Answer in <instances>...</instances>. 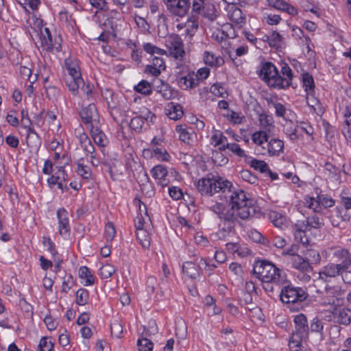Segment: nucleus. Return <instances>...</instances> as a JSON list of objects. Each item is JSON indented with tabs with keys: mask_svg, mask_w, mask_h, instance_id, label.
<instances>
[{
	"mask_svg": "<svg viewBox=\"0 0 351 351\" xmlns=\"http://www.w3.org/2000/svg\"><path fill=\"white\" fill-rule=\"evenodd\" d=\"M79 276L82 280H84V285L88 286L94 284V276L87 267L82 266L80 268Z\"/></svg>",
	"mask_w": 351,
	"mask_h": 351,
	"instance_id": "obj_39",
	"label": "nucleus"
},
{
	"mask_svg": "<svg viewBox=\"0 0 351 351\" xmlns=\"http://www.w3.org/2000/svg\"><path fill=\"white\" fill-rule=\"evenodd\" d=\"M80 116L87 129L100 123L99 115L93 104H90L83 108L80 112Z\"/></svg>",
	"mask_w": 351,
	"mask_h": 351,
	"instance_id": "obj_9",
	"label": "nucleus"
},
{
	"mask_svg": "<svg viewBox=\"0 0 351 351\" xmlns=\"http://www.w3.org/2000/svg\"><path fill=\"white\" fill-rule=\"evenodd\" d=\"M269 134L265 130H258L252 135V141L256 145V149L261 154L269 141Z\"/></svg>",
	"mask_w": 351,
	"mask_h": 351,
	"instance_id": "obj_22",
	"label": "nucleus"
},
{
	"mask_svg": "<svg viewBox=\"0 0 351 351\" xmlns=\"http://www.w3.org/2000/svg\"><path fill=\"white\" fill-rule=\"evenodd\" d=\"M165 46L168 49L169 56L176 60H182L185 55L184 43L181 38L177 34H171L165 39Z\"/></svg>",
	"mask_w": 351,
	"mask_h": 351,
	"instance_id": "obj_7",
	"label": "nucleus"
},
{
	"mask_svg": "<svg viewBox=\"0 0 351 351\" xmlns=\"http://www.w3.org/2000/svg\"><path fill=\"white\" fill-rule=\"evenodd\" d=\"M342 267L337 263H328L319 272V278L327 281L328 278L341 276Z\"/></svg>",
	"mask_w": 351,
	"mask_h": 351,
	"instance_id": "obj_19",
	"label": "nucleus"
},
{
	"mask_svg": "<svg viewBox=\"0 0 351 351\" xmlns=\"http://www.w3.org/2000/svg\"><path fill=\"white\" fill-rule=\"evenodd\" d=\"M156 91L161 94L165 99H171L173 97V92L171 87L160 81V84L156 86Z\"/></svg>",
	"mask_w": 351,
	"mask_h": 351,
	"instance_id": "obj_42",
	"label": "nucleus"
},
{
	"mask_svg": "<svg viewBox=\"0 0 351 351\" xmlns=\"http://www.w3.org/2000/svg\"><path fill=\"white\" fill-rule=\"evenodd\" d=\"M213 160L215 164L219 166H223L228 163V159L221 152H216L213 153Z\"/></svg>",
	"mask_w": 351,
	"mask_h": 351,
	"instance_id": "obj_60",
	"label": "nucleus"
},
{
	"mask_svg": "<svg viewBox=\"0 0 351 351\" xmlns=\"http://www.w3.org/2000/svg\"><path fill=\"white\" fill-rule=\"evenodd\" d=\"M151 174L156 180L157 184L162 187L169 184L168 171L164 166L161 165H156L152 169Z\"/></svg>",
	"mask_w": 351,
	"mask_h": 351,
	"instance_id": "obj_18",
	"label": "nucleus"
},
{
	"mask_svg": "<svg viewBox=\"0 0 351 351\" xmlns=\"http://www.w3.org/2000/svg\"><path fill=\"white\" fill-rule=\"evenodd\" d=\"M116 270V268L113 265L106 264L100 268L99 274L101 278L106 279L111 277Z\"/></svg>",
	"mask_w": 351,
	"mask_h": 351,
	"instance_id": "obj_47",
	"label": "nucleus"
},
{
	"mask_svg": "<svg viewBox=\"0 0 351 351\" xmlns=\"http://www.w3.org/2000/svg\"><path fill=\"white\" fill-rule=\"evenodd\" d=\"M198 27V23L194 19V16L191 17L186 22L185 32L184 34L186 36H189V37H192L195 32L197 31Z\"/></svg>",
	"mask_w": 351,
	"mask_h": 351,
	"instance_id": "obj_44",
	"label": "nucleus"
},
{
	"mask_svg": "<svg viewBox=\"0 0 351 351\" xmlns=\"http://www.w3.org/2000/svg\"><path fill=\"white\" fill-rule=\"evenodd\" d=\"M144 156H149L158 160L167 161L170 156L163 147H153L143 150Z\"/></svg>",
	"mask_w": 351,
	"mask_h": 351,
	"instance_id": "obj_23",
	"label": "nucleus"
},
{
	"mask_svg": "<svg viewBox=\"0 0 351 351\" xmlns=\"http://www.w3.org/2000/svg\"><path fill=\"white\" fill-rule=\"evenodd\" d=\"M64 81L69 90L73 95H76L78 93L80 87L84 84L83 79L81 77L80 66L67 71V73L64 75Z\"/></svg>",
	"mask_w": 351,
	"mask_h": 351,
	"instance_id": "obj_8",
	"label": "nucleus"
},
{
	"mask_svg": "<svg viewBox=\"0 0 351 351\" xmlns=\"http://www.w3.org/2000/svg\"><path fill=\"white\" fill-rule=\"evenodd\" d=\"M168 11L174 16L183 17L189 11V0H164Z\"/></svg>",
	"mask_w": 351,
	"mask_h": 351,
	"instance_id": "obj_10",
	"label": "nucleus"
},
{
	"mask_svg": "<svg viewBox=\"0 0 351 351\" xmlns=\"http://www.w3.org/2000/svg\"><path fill=\"white\" fill-rule=\"evenodd\" d=\"M293 35L300 39H302L303 38L305 39L306 45L308 50H310L309 43H310V38L308 36H304L303 31L298 27H293L292 29Z\"/></svg>",
	"mask_w": 351,
	"mask_h": 351,
	"instance_id": "obj_64",
	"label": "nucleus"
},
{
	"mask_svg": "<svg viewBox=\"0 0 351 351\" xmlns=\"http://www.w3.org/2000/svg\"><path fill=\"white\" fill-rule=\"evenodd\" d=\"M57 217L60 234L61 235H69L70 225L68 212L64 208H59L57 210Z\"/></svg>",
	"mask_w": 351,
	"mask_h": 351,
	"instance_id": "obj_20",
	"label": "nucleus"
},
{
	"mask_svg": "<svg viewBox=\"0 0 351 351\" xmlns=\"http://www.w3.org/2000/svg\"><path fill=\"white\" fill-rule=\"evenodd\" d=\"M26 142L27 145L33 149H37L40 145V139L33 128L27 130Z\"/></svg>",
	"mask_w": 351,
	"mask_h": 351,
	"instance_id": "obj_34",
	"label": "nucleus"
},
{
	"mask_svg": "<svg viewBox=\"0 0 351 351\" xmlns=\"http://www.w3.org/2000/svg\"><path fill=\"white\" fill-rule=\"evenodd\" d=\"M152 230V228L136 230L137 240L138 241L139 243L142 245V247L144 248H149L150 245V235Z\"/></svg>",
	"mask_w": 351,
	"mask_h": 351,
	"instance_id": "obj_31",
	"label": "nucleus"
},
{
	"mask_svg": "<svg viewBox=\"0 0 351 351\" xmlns=\"http://www.w3.org/2000/svg\"><path fill=\"white\" fill-rule=\"evenodd\" d=\"M179 85L182 88H191L198 85L197 80L193 77L191 75H187L180 77L179 80Z\"/></svg>",
	"mask_w": 351,
	"mask_h": 351,
	"instance_id": "obj_41",
	"label": "nucleus"
},
{
	"mask_svg": "<svg viewBox=\"0 0 351 351\" xmlns=\"http://www.w3.org/2000/svg\"><path fill=\"white\" fill-rule=\"evenodd\" d=\"M343 293V290L340 287L327 285L322 296V304L323 306L337 305L339 301V297Z\"/></svg>",
	"mask_w": 351,
	"mask_h": 351,
	"instance_id": "obj_11",
	"label": "nucleus"
},
{
	"mask_svg": "<svg viewBox=\"0 0 351 351\" xmlns=\"http://www.w3.org/2000/svg\"><path fill=\"white\" fill-rule=\"evenodd\" d=\"M341 278L346 284H351V265L343 266Z\"/></svg>",
	"mask_w": 351,
	"mask_h": 351,
	"instance_id": "obj_61",
	"label": "nucleus"
},
{
	"mask_svg": "<svg viewBox=\"0 0 351 351\" xmlns=\"http://www.w3.org/2000/svg\"><path fill=\"white\" fill-rule=\"evenodd\" d=\"M101 124H97L88 129L94 142L100 147H105L108 143L105 134L100 128Z\"/></svg>",
	"mask_w": 351,
	"mask_h": 351,
	"instance_id": "obj_24",
	"label": "nucleus"
},
{
	"mask_svg": "<svg viewBox=\"0 0 351 351\" xmlns=\"http://www.w3.org/2000/svg\"><path fill=\"white\" fill-rule=\"evenodd\" d=\"M143 207L145 209L144 215L142 213H139V215H138V216L136 217L134 220L136 230L152 228L151 219L149 215H147L145 205H143Z\"/></svg>",
	"mask_w": 351,
	"mask_h": 351,
	"instance_id": "obj_30",
	"label": "nucleus"
},
{
	"mask_svg": "<svg viewBox=\"0 0 351 351\" xmlns=\"http://www.w3.org/2000/svg\"><path fill=\"white\" fill-rule=\"evenodd\" d=\"M308 294L301 287L287 286L282 289L280 299L288 305L291 311H298L302 308V302L307 299Z\"/></svg>",
	"mask_w": 351,
	"mask_h": 351,
	"instance_id": "obj_3",
	"label": "nucleus"
},
{
	"mask_svg": "<svg viewBox=\"0 0 351 351\" xmlns=\"http://www.w3.org/2000/svg\"><path fill=\"white\" fill-rule=\"evenodd\" d=\"M293 234L296 241L305 245L308 243V238L306 236V231H307L306 226H304V223L298 221L293 226Z\"/></svg>",
	"mask_w": 351,
	"mask_h": 351,
	"instance_id": "obj_27",
	"label": "nucleus"
},
{
	"mask_svg": "<svg viewBox=\"0 0 351 351\" xmlns=\"http://www.w3.org/2000/svg\"><path fill=\"white\" fill-rule=\"evenodd\" d=\"M284 150V142L277 138H270L263 151L262 155H269V156H278Z\"/></svg>",
	"mask_w": 351,
	"mask_h": 351,
	"instance_id": "obj_13",
	"label": "nucleus"
},
{
	"mask_svg": "<svg viewBox=\"0 0 351 351\" xmlns=\"http://www.w3.org/2000/svg\"><path fill=\"white\" fill-rule=\"evenodd\" d=\"M211 142L215 147L219 146L227 142V138L219 130H215L211 136Z\"/></svg>",
	"mask_w": 351,
	"mask_h": 351,
	"instance_id": "obj_48",
	"label": "nucleus"
},
{
	"mask_svg": "<svg viewBox=\"0 0 351 351\" xmlns=\"http://www.w3.org/2000/svg\"><path fill=\"white\" fill-rule=\"evenodd\" d=\"M240 177L243 180L250 184H254L257 181V178L247 169H243L240 172Z\"/></svg>",
	"mask_w": 351,
	"mask_h": 351,
	"instance_id": "obj_58",
	"label": "nucleus"
},
{
	"mask_svg": "<svg viewBox=\"0 0 351 351\" xmlns=\"http://www.w3.org/2000/svg\"><path fill=\"white\" fill-rule=\"evenodd\" d=\"M332 314L337 323L343 326H349L351 324V308L346 306H335Z\"/></svg>",
	"mask_w": 351,
	"mask_h": 351,
	"instance_id": "obj_14",
	"label": "nucleus"
},
{
	"mask_svg": "<svg viewBox=\"0 0 351 351\" xmlns=\"http://www.w3.org/2000/svg\"><path fill=\"white\" fill-rule=\"evenodd\" d=\"M40 40L42 47L46 51H51L55 49L56 51H60L61 49L60 43L56 39L54 43L53 42L49 29L47 27H45L44 31H41Z\"/></svg>",
	"mask_w": 351,
	"mask_h": 351,
	"instance_id": "obj_15",
	"label": "nucleus"
},
{
	"mask_svg": "<svg viewBox=\"0 0 351 351\" xmlns=\"http://www.w3.org/2000/svg\"><path fill=\"white\" fill-rule=\"evenodd\" d=\"M206 269L208 263L203 258L197 257L195 254L191 256V260L184 262L182 271L188 277L192 279H197L200 276V269L202 267Z\"/></svg>",
	"mask_w": 351,
	"mask_h": 351,
	"instance_id": "obj_5",
	"label": "nucleus"
},
{
	"mask_svg": "<svg viewBox=\"0 0 351 351\" xmlns=\"http://www.w3.org/2000/svg\"><path fill=\"white\" fill-rule=\"evenodd\" d=\"M268 86L274 87L275 88H285L289 87L291 84H289V79L285 78L282 76L278 75V71L272 78L269 80L267 83Z\"/></svg>",
	"mask_w": 351,
	"mask_h": 351,
	"instance_id": "obj_32",
	"label": "nucleus"
},
{
	"mask_svg": "<svg viewBox=\"0 0 351 351\" xmlns=\"http://www.w3.org/2000/svg\"><path fill=\"white\" fill-rule=\"evenodd\" d=\"M255 214V208L252 203L245 204L244 205L230 207L229 213L226 214L227 221L233 226L239 221V219L246 220Z\"/></svg>",
	"mask_w": 351,
	"mask_h": 351,
	"instance_id": "obj_4",
	"label": "nucleus"
},
{
	"mask_svg": "<svg viewBox=\"0 0 351 351\" xmlns=\"http://www.w3.org/2000/svg\"><path fill=\"white\" fill-rule=\"evenodd\" d=\"M215 6L206 0H193L192 12L205 17L213 19Z\"/></svg>",
	"mask_w": 351,
	"mask_h": 351,
	"instance_id": "obj_12",
	"label": "nucleus"
},
{
	"mask_svg": "<svg viewBox=\"0 0 351 351\" xmlns=\"http://www.w3.org/2000/svg\"><path fill=\"white\" fill-rule=\"evenodd\" d=\"M116 230L112 222H108L105 227L104 235L106 239L112 241L115 237Z\"/></svg>",
	"mask_w": 351,
	"mask_h": 351,
	"instance_id": "obj_57",
	"label": "nucleus"
},
{
	"mask_svg": "<svg viewBox=\"0 0 351 351\" xmlns=\"http://www.w3.org/2000/svg\"><path fill=\"white\" fill-rule=\"evenodd\" d=\"M144 50L150 54L164 55L167 54V51L164 49H160L158 47L153 45L151 43H145L143 45Z\"/></svg>",
	"mask_w": 351,
	"mask_h": 351,
	"instance_id": "obj_54",
	"label": "nucleus"
},
{
	"mask_svg": "<svg viewBox=\"0 0 351 351\" xmlns=\"http://www.w3.org/2000/svg\"><path fill=\"white\" fill-rule=\"evenodd\" d=\"M250 165L251 167L261 173L267 172L268 170L267 164L263 160L252 159L250 162Z\"/></svg>",
	"mask_w": 351,
	"mask_h": 351,
	"instance_id": "obj_50",
	"label": "nucleus"
},
{
	"mask_svg": "<svg viewBox=\"0 0 351 351\" xmlns=\"http://www.w3.org/2000/svg\"><path fill=\"white\" fill-rule=\"evenodd\" d=\"M297 127L298 125L295 123L288 119H285L282 123L283 132L293 142L296 141L299 137L297 134Z\"/></svg>",
	"mask_w": 351,
	"mask_h": 351,
	"instance_id": "obj_29",
	"label": "nucleus"
},
{
	"mask_svg": "<svg viewBox=\"0 0 351 351\" xmlns=\"http://www.w3.org/2000/svg\"><path fill=\"white\" fill-rule=\"evenodd\" d=\"M134 90L139 93L145 95H149L152 93V86L150 83L146 80L141 81L137 85L134 86Z\"/></svg>",
	"mask_w": 351,
	"mask_h": 351,
	"instance_id": "obj_45",
	"label": "nucleus"
},
{
	"mask_svg": "<svg viewBox=\"0 0 351 351\" xmlns=\"http://www.w3.org/2000/svg\"><path fill=\"white\" fill-rule=\"evenodd\" d=\"M269 219L271 223L278 228H282L283 225H285L286 219L285 217L280 213H277L276 211H272L269 213Z\"/></svg>",
	"mask_w": 351,
	"mask_h": 351,
	"instance_id": "obj_43",
	"label": "nucleus"
},
{
	"mask_svg": "<svg viewBox=\"0 0 351 351\" xmlns=\"http://www.w3.org/2000/svg\"><path fill=\"white\" fill-rule=\"evenodd\" d=\"M332 255L336 261L341 262L337 263L341 267L351 265V253L348 249L341 247H334L332 248Z\"/></svg>",
	"mask_w": 351,
	"mask_h": 351,
	"instance_id": "obj_21",
	"label": "nucleus"
},
{
	"mask_svg": "<svg viewBox=\"0 0 351 351\" xmlns=\"http://www.w3.org/2000/svg\"><path fill=\"white\" fill-rule=\"evenodd\" d=\"M19 74L22 78L27 79L30 84H33L36 80V77L32 76V69L26 66H20Z\"/></svg>",
	"mask_w": 351,
	"mask_h": 351,
	"instance_id": "obj_49",
	"label": "nucleus"
},
{
	"mask_svg": "<svg viewBox=\"0 0 351 351\" xmlns=\"http://www.w3.org/2000/svg\"><path fill=\"white\" fill-rule=\"evenodd\" d=\"M195 186L202 195L211 196L219 192L226 193L232 187V183L221 178H216L213 176H207L194 182Z\"/></svg>",
	"mask_w": 351,
	"mask_h": 351,
	"instance_id": "obj_1",
	"label": "nucleus"
},
{
	"mask_svg": "<svg viewBox=\"0 0 351 351\" xmlns=\"http://www.w3.org/2000/svg\"><path fill=\"white\" fill-rule=\"evenodd\" d=\"M89 297L88 291L85 289H80L76 291V302L78 305L83 306L87 304Z\"/></svg>",
	"mask_w": 351,
	"mask_h": 351,
	"instance_id": "obj_46",
	"label": "nucleus"
},
{
	"mask_svg": "<svg viewBox=\"0 0 351 351\" xmlns=\"http://www.w3.org/2000/svg\"><path fill=\"white\" fill-rule=\"evenodd\" d=\"M276 72L277 69L273 64L265 62L262 65L258 71V75L267 84L269 80L276 75Z\"/></svg>",
	"mask_w": 351,
	"mask_h": 351,
	"instance_id": "obj_26",
	"label": "nucleus"
},
{
	"mask_svg": "<svg viewBox=\"0 0 351 351\" xmlns=\"http://www.w3.org/2000/svg\"><path fill=\"white\" fill-rule=\"evenodd\" d=\"M230 189L231 188H230L229 190H226V191L230 193L229 198L231 207L244 205L245 204H250L252 202V200L247 197L244 191L237 189L232 191Z\"/></svg>",
	"mask_w": 351,
	"mask_h": 351,
	"instance_id": "obj_17",
	"label": "nucleus"
},
{
	"mask_svg": "<svg viewBox=\"0 0 351 351\" xmlns=\"http://www.w3.org/2000/svg\"><path fill=\"white\" fill-rule=\"evenodd\" d=\"M258 122L261 127L260 130H265L267 132L271 133L274 129L273 117L266 113L263 112L259 114Z\"/></svg>",
	"mask_w": 351,
	"mask_h": 351,
	"instance_id": "obj_28",
	"label": "nucleus"
},
{
	"mask_svg": "<svg viewBox=\"0 0 351 351\" xmlns=\"http://www.w3.org/2000/svg\"><path fill=\"white\" fill-rule=\"evenodd\" d=\"M344 117L346 119L345 122L348 126V130L344 132V136L348 139H351V110H347L344 113Z\"/></svg>",
	"mask_w": 351,
	"mask_h": 351,
	"instance_id": "obj_62",
	"label": "nucleus"
},
{
	"mask_svg": "<svg viewBox=\"0 0 351 351\" xmlns=\"http://www.w3.org/2000/svg\"><path fill=\"white\" fill-rule=\"evenodd\" d=\"M226 147H228L229 150L232 152L237 155L238 156L243 157L245 156V152L240 147V146L234 143H226Z\"/></svg>",
	"mask_w": 351,
	"mask_h": 351,
	"instance_id": "obj_63",
	"label": "nucleus"
},
{
	"mask_svg": "<svg viewBox=\"0 0 351 351\" xmlns=\"http://www.w3.org/2000/svg\"><path fill=\"white\" fill-rule=\"evenodd\" d=\"M167 115L172 120H178L183 115L182 108L179 104H170L168 105Z\"/></svg>",
	"mask_w": 351,
	"mask_h": 351,
	"instance_id": "obj_37",
	"label": "nucleus"
},
{
	"mask_svg": "<svg viewBox=\"0 0 351 351\" xmlns=\"http://www.w3.org/2000/svg\"><path fill=\"white\" fill-rule=\"evenodd\" d=\"M300 222L304 223V226H306L307 230H310L312 228L318 229L324 226L323 220L317 216L309 217L305 220L300 221Z\"/></svg>",
	"mask_w": 351,
	"mask_h": 351,
	"instance_id": "obj_38",
	"label": "nucleus"
},
{
	"mask_svg": "<svg viewBox=\"0 0 351 351\" xmlns=\"http://www.w3.org/2000/svg\"><path fill=\"white\" fill-rule=\"evenodd\" d=\"M305 205L315 212H319L320 210V205L318 197L316 199L314 197L306 198Z\"/></svg>",
	"mask_w": 351,
	"mask_h": 351,
	"instance_id": "obj_56",
	"label": "nucleus"
},
{
	"mask_svg": "<svg viewBox=\"0 0 351 351\" xmlns=\"http://www.w3.org/2000/svg\"><path fill=\"white\" fill-rule=\"evenodd\" d=\"M302 81L303 86L305 88V90L306 92H311L313 90L315 84L311 75L308 73L303 74Z\"/></svg>",
	"mask_w": 351,
	"mask_h": 351,
	"instance_id": "obj_52",
	"label": "nucleus"
},
{
	"mask_svg": "<svg viewBox=\"0 0 351 351\" xmlns=\"http://www.w3.org/2000/svg\"><path fill=\"white\" fill-rule=\"evenodd\" d=\"M76 171L84 179L88 180L91 178L92 173L90 167L87 165L78 163Z\"/></svg>",
	"mask_w": 351,
	"mask_h": 351,
	"instance_id": "obj_53",
	"label": "nucleus"
},
{
	"mask_svg": "<svg viewBox=\"0 0 351 351\" xmlns=\"http://www.w3.org/2000/svg\"><path fill=\"white\" fill-rule=\"evenodd\" d=\"M295 331L293 332L291 339L295 343H301L304 339L308 337V326L306 317L302 314H298L294 317Z\"/></svg>",
	"mask_w": 351,
	"mask_h": 351,
	"instance_id": "obj_6",
	"label": "nucleus"
},
{
	"mask_svg": "<svg viewBox=\"0 0 351 351\" xmlns=\"http://www.w3.org/2000/svg\"><path fill=\"white\" fill-rule=\"evenodd\" d=\"M139 351H152L154 344L146 337L141 338L137 341Z\"/></svg>",
	"mask_w": 351,
	"mask_h": 351,
	"instance_id": "obj_51",
	"label": "nucleus"
},
{
	"mask_svg": "<svg viewBox=\"0 0 351 351\" xmlns=\"http://www.w3.org/2000/svg\"><path fill=\"white\" fill-rule=\"evenodd\" d=\"M289 261L293 267L298 269L300 271L312 272V267L310 263L298 254L289 258Z\"/></svg>",
	"mask_w": 351,
	"mask_h": 351,
	"instance_id": "obj_25",
	"label": "nucleus"
},
{
	"mask_svg": "<svg viewBox=\"0 0 351 351\" xmlns=\"http://www.w3.org/2000/svg\"><path fill=\"white\" fill-rule=\"evenodd\" d=\"M176 132L179 134V138L184 143L189 144L192 141L193 133L183 125H177L176 128Z\"/></svg>",
	"mask_w": 351,
	"mask_h": 351,
	"instance_id": "obj_40",
	"label": "nucleus"
},
{
	"mask_svg": "<svg viewBox=\"0 0 351 351\" xmlns=\"http://www.w3.org/2000/svg\"><path fill=\"white\" fill-rule=\"evenodd\" d=\"M38 348L40 351H52L53 343L48 338L43 337L40 341Z\"/></svg>",
	"mask_w": 351,
	"mask_h": 351,
	"instance_id": "obj_59",
	"label": "nucleus"
},
{
	"mask_svg": "<svg viewBox=\"0 0 351 351\" xmlns=\"http://www.w3.org/2000/svg\"><path fill=\"white\" fill-rule=\"evenodd\" d=\"M253 272L262 282H282L283 277L281 270L268 261H258L253 267Z\"/></svg>",
	"mask_w": 351,
	"mask_h": 351,
	"instance_id": "obj_2",
	"label": "nucleus"
},
{
	"mask_svg": "<svg viewBox=\"0 0 351 351\" xmlns=\"http://www.w3.org/2000/svg\"><path fill=\"white\" fill-rule=\"evenodd\" d=\"M111 334L117 338H120L123 334V325L121 322L115 320L111 324Z\"/></svg>",
	"mask_w": 351,
	"mask_h": 351,
	"instance_id": "obj_55",
	"label": "nucleus"
},
{
	"mask_svg": "<svg viewBox=\"0 0 351 351\" xmlns=\"http://www.w3.org/2000/svg\"><path fill=\"white\" fill-rule=\"evenodd\" d=\"M263 40L267 41L270 47L278 49L283 45V37L277 32H273L271 35H265Z\"/></svg>",
	"mask_w": 351,
	"mask_h": 351,
	"instance_id": "obj_33",
	"label": "nucleus"
},
{
	"mask_svg": "<svg viewBox=\"0 0 351 351\" xmlns=\"http://www.w3.org/2000/svg\"><path fill=\"white\" fill-rule=\"evenodd\" d=\"M204 61L206 64L211 66H218L223 64V60L219 56H216L213 52L205 51Z\"/></svg>",
	"mask_w": 351,
	"mask_h": 351,
	"instance_id": "obj_35",
	"label": "nucleus"
},
{
	"mask_svg": "<svg viewBox=\"0 0 351 351\" xmlns=\"http://www.w3.org/2000/svg\"><path fill=\"white\" fill-rule=\"evenodd\" d=\"M228 17L238 28H241L246 23L245 15L243 13L242 10L236 5L228 6Z\"/></svg>",
	"mask_w": 351,
	"mask_h": 351,
	"instance_id": "obj_16",
	"label": "nucleus"
},
{
	"mask_svg": "<svg viewBox=\"0 0 351 351\" xmlns=\"http://www.w3.org/2000/svg\"><path fill=\"white\" fill-rule=\"evenodd\" d=\"M210 210L217 214L220 219L227 221L226 214L229 213V208H226L225 204L223 203L215 202L210 206Z\"/></svg>",
	"mask_w": 351,
	"mask_h": 351,
	"instance_id": "obj_36",
	"label": "nucleus"
}]
</instances>
